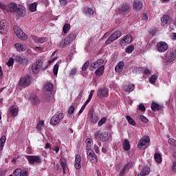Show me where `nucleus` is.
Returning a JSON list of instances; mask_svg holds the SVG:
<instances>
[{
  "label": "nucleus",
  "instance_id": "obj_1",
  "mask_svg": "<svg viewBox=\"0 0 176 176\" xmlns=\"http://www.w3.org/2000/svg\"><path fill=\"white\" fill-rule=\"evenodd\" d=\"M149 142H151V139L148 136H143L142 138L139 141L138 144V147L141 149H146L149 146Z\"/></svg>",
  "mask_w": 176,
  "mask_h": 176
},
{
  "label": "nucleus",
  "instance_id": "obj_2",
  "mask_svg": "<svg viewBox=\"0 0 176 176\" xmlns=\"http://www.w3.org/2000/svg\"><path fill=\"white\" fill-rule=\"evenodd\" d=\"M42 67H43V61L41 59L37 60L36 63H33L32 65V70L33 74L35 75L38 74L41 69H42Z\"/></svg>",
  "mask_w": 176,
  "mask_h": 176
},
{
  "label": "nucleus",
  "instance_id": "obj_3",
  "mask_svg": "<svg viewBox=\"0 0 176 176\" xmlns=\"http://www.w3.org/2000/svg\"><path fill=\"white\" fill-rule=\"evenodd\" d=\"M14 32H15L16 36H18L19 39H21V41H27L28 39V36L19 26H14Z\"/></svg>",
  "mask_w": 176,
  "mask_h": 176
},
{
  "label": "nucleus",
  "instance_id": "obj_4",
  "mask_svg": "<svg viewBox=\"0 0 176 176\" xmlns=\"http://www.w3.org/2000/svg\"><path fill=\"white\" fill-rule=\"evenodd\" d=\"M25 157L30 164H40V163H42L41 157L38 155H25Z\"/></svg>",
  "mask_w": 176,
  "mask_h": 176
},
{
  "label": "nucleus",
  "instance_id": "obj_5",
  "mask_svg": "<svg viewBox=\"0 0 176 176\" xmlns=\"http://www.w3.org/2000/svg\"><path fill=\"white\" fill-rule=\"evenodd\" d=\"M176 52L174 50L168 51L165 54V61L167 63H173L175 61Z\"/></svg>",
  "mask_w": 176,
  "mask_h": 176
},
{
  "label": "nucleus",
  "instance_id": "obj_6",
  "mask_svg": "<svg viewBox=\"0 0 176 176\" xmlns=\"http://www.w3.org/2000/svg\"><path fill=\"white\" fill-rule=\"evenodd\" d=\"M63 119H64V113H60L58 114L54 115L50 120L51 124L56 126V124H58V123H60Z\"/></svg>",
  "mask_w": 176,
  "mask_h": 176
},
{
  "label": "nucleus",
  "instance_id": "obj_7",
  "mask_svg": "<svg viewBox=\"0 0 176 176\" xmlns=\"http://www.w3.org/2000/svg\"><path fill=\"white\" fill-rule=\"evenodd\" d=\"M120 36H122V32L120 31L114 32L106 41V45H109V43H112V42L116 41V39H118V38H120Z\"/></svg>",
  "mask_w": 176,
  "mask_h": 176
},
{
  "label": "nucleus",
  "instance_id": "obj_8",
  "mask_svg": "<svg viewBox=\"0 0 176 176\" xmlns=\"http://www.w3.org/2000/svg\"><path fill=\"white\" fill-rule=\"evenodd\" d=\"M87 156L88 160H89L90 162L93 163L94 164H96V163L98 162V158L93 150L87 151Z\"/></svg>",
  "mask_w": 176,
  "mask_h": 176
},
{
  "label": "nucleus",
  "instance_id": "obj_9",
  "mask_svg": "<svg viewBox=\"0 0 176 176\" xmlns=\"http://www.w3.org/2000/svg\"><path fill=\"white\" fill-rule=\"evenodd\" d=\"M30 85H31V77L28 75L25 76L19 80V86H21V87H28Z\"/></svg>",
  "mask_w": 176,
  "mask_h": 176
},
{
  "label": "nucleus",
  "instance_id": "obj_10",
  "mask_svg": "<svg viewBox=\"0 0 176 176\" xmlns=\"http://www.w3.org/2000/svg\"><path fill=\"white\" fill-rule=\"evenodd\" d=\"M173 19L170 15L165 14L161 18V25L162 27H167L171 23Z\"/></svg>",
  "mask_w": 176,
  "mask_h": 176
},
{
  "label": "nucleus",
  "instance_id": "obj_11",
  "mask_svg": "<svg viewBox=\"0 0 176 176\" xmlns=\"http://www.w3.org/2000/svg\"><path fill=\"white\" fill-rule=\"evenodd\" d=\"M157 49L160 53H163L168 50V45L164 41H160L157 44Z\"/></svg>",
  "mask_w": 176,
  "mask_h": 176
},
{
  "label": "nucleus",
  "instance_id": "obj_12",
  "mask_svg": "<svg viewBox=\"0 0 176 176\" xmlns=\"http://www.w3.org/2000/svg\"><path fill=\"white\" fill-rule=\"evenodd\" d=\"M15 12H16V16H19V17H25V14H27L24 6H19Z\"/></svg>",
  "mask_w": 176,
  "mask_h": 176
},
{
  "label": "nucleus",
  "instance_id": "obj_13",
  "mask_svg": "<svg viewBox=\"0 0 176 176\" xmlns=\"http://www.w3.org/2000/svg\"><path fill=\"white\" fill-rule=\"evenodd\" d=\"M82 157L80 155L77 154L75 157V164H74V167L76 170H80L82 168Z\"/></svg>",
  "mask_w": 176,
  "mask_h": 176
},
{
  "label": "nucleus",
  "instance_id": "obj_14",
  "mask_svg": "<svg viewBox=\"0 0 176 176\" xmlns=\"http://www.w3.org/2000/svg\"><path fill=\"white\" fill-rule=\"evenodd\" d=\"M8 32V22L6 20L0 21V34H6Z\"/></svg>",
  "mask_w": 176,
  "mask_h": 176
},
{
  "label": "nucleus",
  "instance_id": "obj_15",
  "mask_svg": "<svg viewBox=\"0 0 176 176\" xmlns=\"http://www.w3.org/2000/svg\"><path fill=\"white\" fill-rule=\"evenodd\" d=\"M132 41L133 37H131V35H126L123 38V39L120 41V44L121 45V46H126V45L131 43Z\"/></svg>",
  "mask_w": 176,
  "mask_h": 176
},
{
  "label": "nucleus",
  "instance_id": "obj_16",
  "mask_svg": "<svg viewBox=\"0 0 176 176\" xmlns=\"http://www.w3.org/2000/svg\"><path fill=\"white\" fill-rule=\"evenodd\" d=\"M52 91H53V84L52 83L45 84L43 87L44 94H47V96H49L52 94Z\"/></svg>",
  "mask_w": 176,
  "mask_h": 176
},
{
  "label": "nucleus",
  "instance_id": "obj_17",
  "mask_svg": "<svg viewBox=\"0 0 176 176\" xmlns=\"http://www.w3.org/2000/svg\"><path fill=\"white\" fill-rule=\"evenodd\" d=\"M142 2L140 0H135L133 1V10H135V12H140V10H141V9H142Z\"/></svg>",
  "mask_w": 176,
  "mask_h": 176
},
{
  "label": "nucleus",
  "instance_id": "obj_18",
  "mask_svg": "<svg viewBox=\"0 0 176 176\" xmlns=\"http://www.w3.org/2000/svg\"><path fill=\"white\" fill-rule=\"evenodd\" d=\"M97 95L99 98H103V97H108L109 92L107 89H100L98 90Z\"/></svg>",
  "mask_w": 176,
  "mask_h": 176
},
{
  "label": "nucleus",
  "instance_id": "obj_19",
  "mask_svg": "<svg viewBox=\"0 0 176 176\" xmlns=\"http://www.w3.org/2000/svg\"><path fill=\"white\" fill-rule=\"evenodd\" d=\"M14 47L18 52H25V50H27V45L25 44H21V43H16L14 45Z\"/></svg>",
  "mask_w": 176,
  "mask_h": 176
},
{
  "label": "nucleus",
  "instance_id": "obj_20",
  "mask_svg": "<svg viewBox=\"0 0 176 176\" xmlns=\"http://www.w3.org/2000/svg\"><path fill=\"white\" fill-rule=\"evenodd\" d=\"M17 4L14 3H10L8 6H6V9L4 10H6L7 12H16L17 10Z\"/></svg>",
  "mask_w": 176,
  "mask_h": 176
},
{
  "label": "nucleus",
  "instance_id": "obj_21",
  "mask_svg": "<svg viewBox=\"0 0 176 176\" xmlns=\"http://www.w3.org/2000/svg\"><path fill=\"white\" fill-rule=\"evenodd\" d=\"M129 10H130V6L125 4L120 7V13H121V14H127Z\"/></svg>",
  "mask_w": 176,
  "mask_h": 176
},
{
  "label": "nucleus",
  "instance_id": "obj_22",
  "mask_svg": "<svg viewBox=\"0 0 176 176\" xmlns=\"http://www.w3.org/2000/svg\"><path fill=\"white\" fill-rule=\"evenodd\" d=\"M9 111L12 116H17L19 113V107L16 106H11L9 109Z\"/></svg>",
  "mask_w": 176,
  "mask_h": 176
},
{
  "label": "nucleus",
  "instance_id": "obj_23",
  "mask_svg": "<svg viewBox=\"0 0 176 176\" xmlns=\"http://www.w3.org/2000/svg\"><path fill=\"white\" fill-rule=\"evenodd\" d=\"M133 167V162H129L124 166V168L120 171V176H123L126 171H129Z\"/></svg>",
  "mask_w": 176,
  "mask_h": 176
},
{
  "label": "nucleus",
  "instance_id": "obj_24",
  "mask_svg": "<svg viewBox=\"0 0 176 176\" xmlns=\"http://www.w3.org/2000/svg\"><path fill=\"white\" fill-rule=\"evenodd\" d=\"M100 140L102 142H107V141H108V140H109V135L108 132L105 131V132L102 133V134L100 136Z\"/></svg>",
  "mask_w": 176,
  "mask_h": 176
},
{
  "label": "nucleus",
  "instance_id": "obj_25",
  "mask_svg": "<svg viewBox=\"0 0 176 176\" xmlns=\"http://www.w3.org/2000/svg\"><path fill=\"white\" fill-rule=\"evenodd\" d=\"M124 67V62H120L118 63V65L116 66L115 69L116 72H122L123 70V67Z\"/></svg>",
  "mask_w": 176,
  "mask_h": 176
},
{
  "label": "nucleus",
  "instance_id": "obj_26",
  "mask_svg": "<svg viewBox=\"0 0 176 176\" xmlns=\"http://www.w3.org/2000/svg\"><path fill=\"white\" fill-rule=\"evenodd\" d=\"M104 65H101L97 70L95 72V74L97 76H101L104 74Z\"/></svg>",
  "mask_w": 176,
  "mask_h": 176
},
{
  "label": "nucleus",
  "instance_id": "obj_27",
  "mask_svg": "<svg viewBox=\"0 0 176 176\" xmlns=\"http://www.w3.org/2000/svg\"><path fill=\"white\" fill-rule=\"evenodd\" d=\"M6 142V136L3 135L0 139V151L3 150V146H5V143Z\"/></svg>",
  "mask_w": 176,
  "mask_h": 176
},
{
  "label": "nucleus",
  "instance_id": "obj_28",
  "mask_svg": "<svg viewBox=\"0 0 176 176\" xmlns=\"http://www.w3.org/2000/svg\"><path fill=\"white\" fill-rule=\"evenodd\" d=\"M87 144V152L89 151H91V145H93V140L88 138L86 140Z\"/></svg>",
  "mask_w": 176,
  "mask_h": 176
},
{
  "label": "nucleus",
  "instance_id": "obj_29",
  "mask_svg": "<svg viewBox=\"0 0 176 176\" xmlns=\"http://www.w3.org/2000/svg\"><path fill=\"white\" fill-rule=\"evenodd\" d=\"M60 166L63 168V174L67 171V161L65 160H60Z\"/></svg>",
  "mask_w": 176,
  "mask_h": 176
},
{
  "label": "nucleus",
  "instance_id": "obj_30",
  "mask_svg": "<svg viewBox=\"0 0 176 176\" xmlns=\"http://www.w3.org/2000/svg\"><path fill=\"white\" fill-rule=\"evenodd\" d=\"M151 109H153L154 111H160V109H162V106L157 103L153 102L151 104Z\"/></svg>",
  "mask_w": 176,
  "mask_h": 176
},
{
  "label": "nucleus",
  "instance_id": "obj_31",
  "mask_svg": "<svg viewBox=\"0 0 176 176\" xmlns=\"http://www.w3.org/2000/svg\"><path fill=\"white\" fill-rule=\"evenodd\" d=\"M149 173H151V170H149V168H144L140 172V174H139L138 176L149 175Z\"/></svg>",
  "mask_w": 176,
  "mask_h": 176
},
{
  "label": "nucleus",
  "instance_id": "obj_32",
  "mask_svg": "<svg viewBox=\"0 0 176 176\" xmlns=\"http://www.w3.org/2000/svg\"><path fill=\"white\" fill-rule=\"evenodd\" d=\"M69 41H68V38H65L64 40L60 42L59 46L60 47H65V46H67V45H69Z\"/></svg>",
  "mask_w": 176,
  "mask_h": 176
},
{
  "label": "nucleus",
  "instance_id": "obj_33",
  "mask_svg": "<svg viewBox=\"0 0 176 176\" xmlns=\"http://www.w3.org/2000/svg\"><path fill=\"white\" fill-rule=\"evenodd\" d=\"M122 146L124 151H129L130 149V142L127 139L124 140Z\"/></svg>",
  "mask_w": 176,
  "mask_h": 176
},
{
  "label": "nucleus",
  "instance_id": "obj_34",
  "mask_svg": "<svg viewBox=\"0 0 176 176\" xmlns=\"http://www.w3.org/2000/svg\"><path fill=\"white\" fill-rule=\"evenodd\" d=\"M36 43H45L46 42V38L45 37H36L34 38Z\"/></svg>",
  "mask_w": 176,
  "mask_h": 176
},
{
  "label": "nucleus",
  "instance_id": "obj_35",
  "mask_svg": "<svg viewBox=\"0 0 176 176\" xmlns=\"http://www.w3.org/2000/svg\"><path fill=\"white\" fill-rule=\"evenodd\" d=\"M157 78H159L157 75L156 74L152 75L149 79L150 83H151V85L155 84V82L157 80Z\"/></svg>",
  "mask_w": 176,
  "mask_h": 176
},
{
  "label": "nucleus",
  "instance_id": "obj_36",
  "mask_svg": "<svg viewBox=\"0 0 176 176\" xmlns=\"http://www.w3.org/2000/svg\"><path fill=\"white\" fill-rule=\"evenodd\" d=\"M70 29L71 25H69V23L65 24L63 28L64 34H67Z\"/></svg>",
  "mask_w": 176,
  "mask_h": 176
},
{
  "label": "nucleus",
  "instance_id": "obj_37",
  "mask_svg": "<svg viewBox=\"0 0 176 176\" xmlns=\"http://www.w3.org/2000/svg\"><path fill=\"white\" fill-rule=\"evenodd\" d=\"M155 160L157 163H160L162 162V155L159 153H156L154 155Z\"/></svg>",
  "mask_w": 176,
  "mask_h": 176
},
{
  "label": "nucleus",
  "instance_id": "obj_38",
  "mask_svg": "<svg viewBox=\"0 0 176 176\" xmlns=\"http://www.w3.org/2000/svg\"><path fill=\"white\" fill-rule=\"evenodd\" d=\"M44 124L45 122H43V120L39 121L36 126L37 130H38V131H42V127H43Z\"/></svg>",
  "mask_w": 176,
  "mask_h": 176
},
{
  "label": "nucleus",
  "instance_id": "obj_39",
  "mask_svg": "<svg viewBox=\"0 0 176 176\" xmlns=\"http://www.w3.org/2000/svg\"><path fill=\"white\" fill-rule=\"evenodd\" d=\"M84 12L85 13V14H94V10L91 9V8H85L84 10Z\"/></svg>",
  "mask_w": 176,
  "mask_h": 176
},
{
  "label": "nucleus",
  "instance_id": "obj_40",
  "mask_svg": "<svg viewBox=\"0 0 176 176\" xmlns=\"http://www.w3.org/2000/svg\"><path fill=\"white\" fill-rule=\"evenodd\" d=\"M75 38H76V35H75V34H70L67 37H66V39H67V41L71 43Z\"/></svg>",
  "mask_w": 176,
  "mask_h": 176
},
{
  "label": "nucleus",
  "instance_id": "obj_41",
  "mask_svg": "<svg viewBox=\"0 0 176 176\" xmlns=\"http://www.w3.org/2000/svg\"><path fill=\"white\" fill-rule=\"evenodd\" d=\"M135 89V86L133 84H130L128 85V87L126 89V93H131Z\"/></svg>",
  "mask_w": 176,
  "mask_h": 176
},
{
  "label": "nucleus",
  "instance_id": "obj_42",
  "mask_svg": "<svg viewBox=\"0 0 176 176\" xmlns=\"http://www.w3.org/2000/svg\"><path fill=\"white\" fill-rule=\"evenodd\" d=\"M36 6H37L36 3H33L29 6V10L31 12H35L36 10Z\"/></svg>",
  "mask_w": 176,
  "mask_h": 176
},
{
  "label": "nucleus",
  "instance_id": "obj_43",
  "mask_svg": "<svg viewBox=\"0 0 176 176\" xmlns=\"http://www.w3.org/2000/svg\"><path fill=\"white\" fill-rule=\"evenodd\" d=\"M126 120L129 124H131V126H135V121H134V120H133L130 116H126Z\"/></svg>",
  "mask_w": 176,
  "mask_h": 176
},
{
  "label": "nucleus",
  "instance_id": "obj_44",
  "mask_svg": "<svg viewBox=\"0 0 176 176\" xmlns=\"http://www.w3.org/2000/svg\"><path fill=\"white\" fill-rule=\"evenodd\" d=\"M30 98L32 99V104H38L39 99H38L37 96H33Z\"/></svg>",
  "mask_w": 176,
  "mask_h": 176
},
{
  "label": "nucleus",
  "instance_id": "obj_45",
  "mask_svg": "<svg viewBox=\"0 0 176 176\" xmlns=\"http://www.w3.org/2000/svg\"><path fill=\"white\" fill-rule=\"evenodd\" d=\"M133 50H134V46L133 45H129L128 47L125 49L126 53H128V54L133 53Z\"/></svg>",
  "mask_w": 176,
  "mask_h": 176
},
{
  "label": "nucleus",
  "instance_id": "obj_46",
  "mask_svg": "<svg viewBox=\"0 0 176 176\" xmlns=\"http://www.w3.org/2000/svg\"><path fill=\"white\" fill-rule=\"evenodd\" d=\"M21 169L20 168H16L14 170L13 174L14 176H21Z\"/></svg>",
  "mask_w": 176,
  "mask_h": 176
},
{
  "label": "nucleus",
  "instance_id": "obj_47",
  "mask_svg": "<svg viewBox=\"0 0 176 176\" xmlns=\"http://www.w3.org/2000/svg\"><path fill=\"white\" fill-rule=\"evenodd\" d=\"M13 64H14V59L13 58H10L7 63L8 67H12Z\"/></svg>",
  "mask_w": 176,
  "mask_h": 176
},
{
  "label": "nucleus",
  "instance_id": "obj_48",
  "mask_svg": "<svg viewBox=\"0 0 176 176\" xmlns=\"http://www.w3.org/2000/svg\"><path fill=\"white\" fill-rule=\"evenodd\" d=\"M168 144H170L171 146H176V140L173 138H170L168 140Z\"/></svg>",
  "mask_w": 176,
  "mask_h": 176
},
{
  "label": "nucleus",
  "instance_id": "obj_49",
  "mask_svg": "<svg viewBox=\"0 0 176 176\" xmlns=\"http://www.w3.org/2000/svg\"><path fill=\"white\" fill-rule=\"evenodd\" d=\"M53 72L54 75L57 76V74H58V65L56 64L54 66Z\"/></svg>",
  "mask_w": 176,
  "mask_h": 176
},
{
  "label": "nucleus",
  "instance_id": "obj_50",
  "mask_svg": "<svg viewBox=\"0 0 176 176\" xmlns=\"http://www.w3.org/2000/svg\"><path fill=\"white\" fill-rule=\"evenodd\" d=\"M87 68H89V61H86L82 67V71H86V69H87Z\"/></svg>",
  "mask_w": 176,
  "mask_h": 176
},
{
  "label": "nucleus",
  "instance_id": "obj_51",
  "mask_svg": "<svg viewBox=\"0 0 176 176\" xmlns=\"http://www.w3.org/2000/svg\"><path fill=\"white\" fill-rule=\"evenodd\" d=\"M105 122H107V118H102L98 123V126H102V124H104V123H105Z\"/></svg>",
  "mask_w": 176,
  "mask_h": 176
},
{
  "label": "nucleus",
  "instance_id": "obj_52",
  "mask_svg": "<svg viewBox=\"0 0 176 176\" xmlns=\"http://www.w3.org/2000/svg\"><path fill=\"white\" fill-rule=\"evenodd\" d=\"M98 67H100V65H98L97 62L91 63V68H92L93 69H96V68H98Z\"/></svg>",
  "mask_w": 176,
  "mask_h": 176
},
{
  "label": "nucleus",
  "instance_id": "obj_53",
  "mask_svg": "<svg viewBox=\"0 0 176 176\" xmlns=\"http://www.w3.org/2000/svg\"><path fill=\"white\" fill-rule=\"evenodd\" d=\"M140 120H142V122H143V123H148V118H146V117L144 116H140Z\"/></svg>",
  "mask_w": 176,
  "mask_h": 176
},
{
  "label": "nucleus",
  "instance_id": "obj_54",
  "mask_svg": "<svg viewBox=\"0 0 176 176\" xmlns=\"http://www.w3.org/2000/svg\"><path fill=\"white\" fill-rule=\"evenodd\" d=\"M101 134H102L101 131H97L94 134L95 138H100V137H101Z\"/></svg>",
  "mask_w": 176,
  "mask_h": 176
},
{
  "label": "nucleus",
  "instance_id": "obj_55",
  "mask_svg": "<svg viewBox=\"0 0 176 176\" xmlns=\"http://www.w3.org/2000/svg\"><path fill=\"white\" fill-rule=\"evenodd\" d=\"M74 112H75V108L73 106H71L69 108L68 113H69V115H72V113H74Z\"/></svg>",
  "mask_w": 176,
  "mask_h": 176
},
{
  "label": "nucleus",
  "instance_id": "obj_56",
  "mask_svg": "<svg viewBox=\"0 0 176 176\" xmlns=\"http://www.w3.org/2000/svg\"><path fill=\"white\" fill-rule=\"evenodd\" d=\"M91 122H92V123H97L98 122V118L96 117V116H93V117H91Z\"/></svg>",
  "mask_w": 176,
  "mask_h": 176
},
{
  "label": "nucleus",
  "instance_id": "obj_57",
  "mask_svg": "<svg viewBox=\"0 0 176 176\" xmlns=\"http://www.w3.org/2000/svg\"><path fill=\"white\" fill-rule=\"evenodd\" d=\"M76 72H77V70L76 68H74L71 70V73H70V75L72 76H75V75H76Z\"/></svg>",
  "mask_w": 176,
  "mask_h": 176
},
{
  "label": "nucleus",
  "instance_id": "obj_58",
  "mask_svg": "<svg viewBox=\"0 0 176 176\" xmlns=\"http://www.w3.org/2000/svg\"><path fill=\"white\" fill-rule=\"evenodd\" d=\"M139 111H142V112L145 111V106L142 104L139 105Z\"/></svg>",
  "mask_w": 176,
  "mask_h": 176
},
{
  "label": "nucleus",
  "instance_id": "obj_59",
  "mask_svg": "<svg viewBox=\"0 0 176 176\" xmlns=\"http://www.w3.org/2000/svg\"><path fill=\"white\" fill-rule=\"evenodd\" d=\"M94 151L96 153H100V147L97 144H94Z\"/></svg>",
  "mask_w": 176,
  "mask_h": 176
},
{
  "label": "nucleus",
  "instance_id": "obj_60",
  "mask_svg": "<svg viewBox=\"0 0 176 176\" xmlns=\"http://www.w3.org/2000/svg\"><path fill=\"white\" fill-rule=\"evenodd\" d=\"M52 151H54L56 152V153H57L58 152H59L60 151V146H54L52 148Z\"/></svg>",
  "mask_w": 176,
  "mask_h": 176
},
{
  "label": "nucleus",
  "instance_id": "obj_61",
  "mask_svg": "<svg viewBox=\"0 0 176 176\" xmlns=\"http://www.w3.org/2000/svg\"><path fill=\"white\" fill-rule=\"evenodd\" d=\"M172 170L173 171V173H176V161H175V162L173 163V165H172Z\"/></svg>",
  "mask_w": 176,
  "mask_h": 176
},
{
  "label": "nucleus",
  "instance_id": "obj_62",
  "mask_svg": "<svg viewBox=\"0 0 176 176\" xmlns=\"http://www.w3.org/2000/svg\"><path fill=\"white\" fill-rule=\"evenodd\" d=\"M0 9H2V10H6V6L1 1H0Z\"/></svg>",
  "mask_w": 176,
  "mask_h": 176
},
{
  "label": "nucleus",
  "instance_id": "obj_63",
  "mask_svg": "<svg viewBox=\"0 0 176 176\" xmlns=\"http://www.w3.org/2000/svg\"><path fill=\"white\" fill-rule=\"evenodd\" d=\"M16 61H17L18 63H21L23 61V58L18 55L16 56Z\"/></svg>",
  "mask_w": 176,
  "mask_h": 176
},
{
  "label": "nucleus",
  "instance_id": "obj_64",
  "mask_svg": "<svg viewBox=\"0 0 176 176\" xmlns=\"http://www.w3.org/2000/svg\"><path fill=\"white\" fill-rule=\"evenodd\" d=\"M144 74L145 75H151V70L148 68H144Z\"/></svg>",
  "mask_w": 176,
  "mask_h": 176
}]
</instances>
